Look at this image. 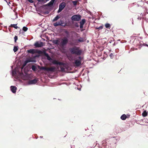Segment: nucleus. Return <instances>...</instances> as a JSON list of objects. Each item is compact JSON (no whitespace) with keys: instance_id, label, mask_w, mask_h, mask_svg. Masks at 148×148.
<instances>
[{"instance_id":"nucleus-29","label":"nucleus","mask_w":148,"mask_h":148,"mask_svg":"<svg viewBox=\"0 0 148 148\" xmlns=\"http://www.w3.org/2000/svg\"><path fill=\"white\" fill-rule=\"evenodd\" d=\"M18 49V46H14V47L13 50L14 52H16Z\"/></svg>"},{"instance_id":"nucleus-19","label":"nucleus","mask_w":148,"mask_h":148,"mask_svg":"<svg viewBox=\"0 0 148 148\" xmlns=\"http://www.w3.org/2000/svg\"><path fill=\"white\" fill-rule=\"evenodd\" d=\"M60 21L61 24V26L64 27L66 26H68L67 24H64V22L63 20L60 19Z\"/></svg>"},{"instance_id":"nucleus-33","label":"nucleus","mask_w":148,"mask_h":148,"mask_svg":"<svg viewBox=\"0 0 148 148\" xmlns=\"http://www.w3.org/2000/svg\"><path fill=\"white\" fill-rule=\"evenodd\" d=\"M28 28L24 26L22 28V30L24 32H25L27 31Z\"/></svg>"},{"instance_id":"nucleus-62","label":"nucleus","mask_w":148,"mask_h":148,"mask_svg":"<svg viewBox=\"0 0 148 148\" xmlns=\"http://www.w3.org/2000/svg\"><path fill=\"white\" fill-rule=\"evenodd\" d=\"M4 0L7 3V0Z\"/></svg>"},{"instance_id":"nucleus-12","label":"nucleus","mask_w":148,"mask_h":148,"mask_svg":"<svg viewBox=\"0 0 148 148\" xmlns=\"http://www.w3.org/2000/svg\"><path fill=\"white\" fill-rule=\"evenodd\" d=\"M66 5V4L64 2H62L59 4V8L62 10L65 8Z\"/></svg>"},{"instance_id":"nucleus-21","label":"nucleus","mask_w":148,"mask_h":148,"mask_svg":"<svg viewBox=\"0 0 148 148\" xmlns=\"http://www.w3.org/2000/svg\"><path fill=\"white\" fill-rule=\"evenodd\" d=\"M53 26L55 27H56L58 26H61V24L60 21H59L58 22H57L53 24Z\"/></svg>"},{"instance_id":"nucleus-6","label":"nucleus","mask_w":148,"mask_h":148,"mask_svg":"<svg viewBox=\"0 0 148 148\" xmlns=\"http://www.w3.org/2000/svg\"><path fill=\"white\" fill-rule=\"evenodd\" d=\"M81 18V16L79 14L73 15L71 17L72 21H79Z\"/></svg>"},{"instance_id":"nucleus-9","label":"nucleus","mask_w":148,"mask_h":148,"mask_svg":"<svg viewBox=\"0 0 148 148\" xmlns=\"http://www.w3.org/2000/svg\"><path fill=\"white\" fill-rule=\"evenodd\" d=\"M34 46L36 48H39L42 47L44 45L43 42L37 41L34 44Z\"/></svg>"},{"instance_id":"nucleus-47","label":"nucleus","mask_w":148,"mask_h":148,"mask_svg":"<svg viewBox=\"0 0 148 148\" xmlns=\"http://www.w3.org/2000/svg\"><path fill=\"white\" fill-rule=\"evenodd\" d=\"M27 62H26L25 61L23 63V64L24 66H25L27 64Z\"/></svg>"},{"instance_id":"nucleus-60","label":"nucleus","mask_w":148,"mask_h":148,"mask_svg":"<svg viewBox=\"0 0 148 148\" xmlns=\"http://www.w3.org/2000/svg\"><path fill=\"white\" fill-rule=\"evenodd\" d=\"M49 0H45V2H47V1H49Z\"/></svg>"},{"instance_id":"nucleus-48","label":"nucleus","mask_w":148,"mask_h":148,"mask_svg":"<svg viewBox=\"0 0 148 148\" xmlns=\"http://www.w3.org/2000/svg\"><path fill=\"white\" fill-rule=\"evenodd\" d=\"M78 59H79V60H81V59H82V57H81L80 56H79L78 57Z\"/></svg>"},{"instance_id":"nucleus-18","label":"nucleus","mask_w":148,"mask_h":148,"mask_svg":"<svg viewBox=\"0 0 148 148\" xmlns=\"http://www.w3.org/2000/svg\"><path fill=\"white\" fill-rule=\"evenodd\" d=\"M66 46H62V47L60 50L61 52L63 53H66L67 51H66Z\"/></svg>"},{"instance_id":"nucleus-52","label":"nucleus","mask_w":148,"mask_h":148,"mask_svg":"<svg viewBox=\"0 0 148 148\" xmlns=\"http://www.w3.org/2000/svg\"><path fill=\"white\" fill-rule=\"evenodd\" d=\"M98 13L99 15L101 16L102 15V13L101 12H99Z\"/></svg>"},{"instance_id":"nucleus-41","label":"nucleus","mask_w":148,"mask_h":148,"mask_svg":"<svg viewBox=\"0 0 148 148\" xmlns=\"http://www.w3.org/2000/svg\"><path fill=\"white\" fill-rule=\"evenodd\" d=\"M96 145H97V146L98 147H101V146H99V144H98L97 143L94 147H92L91 148H88L87 147V148H94L96 146Z\"/></svg>"},{"instance_id":"nucleus-37","label":"nucleus","mask_w":148,"mask_h":148,"mask_svg":"<svg viewBox=\"0 0 148 148\" xmlns=\"http://www.w3.org/2000/svg\"><path fill=\"white\" fill-rule=\"evenodd\" d=\"M58 40H54L53 42L55 44L58 45Z\"/></svg>"},{"instance_id":"nucleus-53","label":"nucleus","mask_w":148,"mask_h":148,"mask_svg":"<svg viewBox=\"0 0 148 148\" xmlns=\"http://www.w3.org/2000/svg\"><path fill=\"white\" fill-rule=\"evenodd\" d=\"M141 17H140V16H138V18H137V19H140H140H141Z\"/></svg>"},{"instance_id":"nucleus-42","label":"nucleus","mask_w":148,"mask_h":148,"mask_svg":"<svg viewBox=\"0 0 148 148\" xmlns=\"http://www.w3.org/2000/svg\"><path fill=\"white\" fill-rule=\"evenodd\" d=\"M103 28V27L102 26H100L98 27L97 28V29H98L99 30H100V29H102Z\"/></svg>"},{"instance_id":"nucleus-59","label":"nucleus","mask_w":148,"mask_h":148,"mask_svg":"<svg viewBox=\"0 0 148 148\" xmlns=\"http://www.w3.org/2000/svg\"><path fill=\"white\" fill-rule=\"evenodd\" d=\"M77 89L78 90H81V88H77Z\"/></svg>"},{"instance_id":"nucleus-16","label":"nucleus","mask_w":148,"mask_h":148,"mask_svg":"<svg viewBox=\"0 0 148 148\" xmlns=\"http://www.w3.org/2000/svg\"><path fill=\"white\" fill-rule=\"evenodd\" d=\"M56 70V68L55 67L53 66L50 68H48V72H53Z\"/></svg>"},{"instance_id":"nucleus-20","label":"nucleus","mask_w":148,"mask_h":148,"mask_svg":"<svg viewBox=\"0 0 148 148\" xmlns=\"http://www.w3.org/2000/svg\"><path fill=\"white\" fill-rule=\"evenodd\" d=\"M60 16L58 15H57L56 16V17L54 18V19L52 20V22L57 21L59 18H60Z\"/></svg>"},{"instance_id":"nucleus-31","label":"nucleus","mask_w":148,"mask_h":148,"mask_svg":"<svg viewBox=\"0 0 148 148\" xmlns=\"http://www.w3.org/2000/svg\"><path fill=\"white\" fill-rule=\"evenodd\" d=\"M110 25L109 23H107L105 24V27L106 28L110 29Z\"/></svg>"},{"instance_id":"nucleus-61","label":"nucleus","mask_w":148,"mask_h":148,"mask_svg":"<svg viewBox=\"0 0 148 148\" xmlns=\"http://www.w3.org/2000/svg\"><path fill=\"white\" fill-rule=\"evenodd\" d=\"M40 138H43V136H40Z\"/></svg>"},{"instance_id":"nucleus-40","label":"nucleus","mask_w":148,"mask_h":148,"mask_svg":"<svg viewBox=\"0 0 148 148\" xmlns=\"http://www.w3.org/2000/svg\"><path fill=\"white\" fill-rule=\"evenodd\" d=\"M74 26L77 27H79V24H78V23L76 22L74 24Z\"/></svg>"},{"instance_id":"nucleus-36","label":"nucleus","mask_w":148,"mask_h":148,"mask_svg":"<svg viewBox=\"0 0 148 148\" xmlns=\"http://www.w3.org/2000/svg\"><path fill=\"white\" fill-rule=\"evenodd\" d=\"M18 36L15 35L14 37V42H16L17 40H18Z\"/></svg>"},{"instance_id":"nucleus-24","label":"nucleus","mask_w":148,"mask_h":148,"mask_svg":"<svg viewBox=\"0 0 148 148\" xmlns=\"http://www.w3.org/2000/svg\"><path fill=\"white\" fill-rule=\"evenodd\" d=\"M11 73L12 76H14L16 74V69L11 70Z\"/></svg>"},{"instance_id":"nucleus-5","label":"nucleus","mask_w":148,"mask_h":148,"mask_svg":"<svg viewBox=\"0 0 148 148\" xmlns=\"http://www.w3.org/2000/svg\"><path fill=\"white\" fill-rule=\"evenodd\" d=\"M51 63L53 65H65L64 63L61 62H59L58 60L54 58H53Z\"/></svg>"},{"instance_id":"nucleus-45","label":"nucleus","mask_w":148,"mask_h":148,"mask_svg":"<svg viewBox=\"0 0 148 148\" xmlns=\"http://www.w3.org/2000/svg\"><path fill=\"white\" fill-rule=\"evenodd\" d=\"M126 118H128L130 117V115L127 114L126 115Z\"/></svg>"},{"instance_id":"nucleus-43","label":"nucleus","mask_w":148,"mask_h":148,"mask_svg":"<svg viewBox=\"0 0 148 148\" xmlns=\"http://www.w3.org/2000/svg\"><path fill=\"white\" fill-rule=\"evenodd\" d=\"M40 56V55L38 54H36L34 56V57L35 58H39Z\"/></svg>"},{"instance_id":"nucleus-17","label":"nucleus","mask_w":148,"mask_h":148,"mask_svg":"<svg viewBox=\"0 0 148 148\" xmlns=\"http://www.w3.org/2000/svg\"><path fill=\"white\" fill-rule=\"evenodd\" d=\"M108 139H106L105 140H103L101 142L102 144L104 146V148H106L107 147V145L106 144H107L106 141H108Z\"/></svg>"},{"instance_id":"nucleus-39","label":"nucleus","mask_w":148,"mask_h":148,"mask_svg":"<svg viewBox=\"0 0 148 148\" xmlns=\"http://www.w3.org/2000/svg\"><path fill=\"white\" fill-rule=\"evenodd\" d=\"M42 70L45 71H48V68H46L45 67H42Z\"/></svg>"},{"instance_id":"nucleus-64","label":"nucleus","mask_w":148,"mask_h":148,"mask_svg":"<svg viewBox=\"0 0 148 148\" xmlns=\"http://www.w3.org/2000/svg\"><path fill=\"white\" fill-rule=\"evenodd\" d=\"M87 42H89V40H87Z\"/></svg>"},{"instance_id":"nucleus-3","label":"nucleus","mask_w":148,"mask_h":148,"mask_svg":"<svg viewBox=\"0 0 148 148\" xmlns=\"http://www.w3.org/2000/svg\"><path fill=\"white\" fill-rule=\"evenodd\" d=\"M69 51L72 54L78 56L81 55L82 53V50L79 47L76 46L70 48Z\"/></svg>"},{"instance_id":"nucleus-44","label":"nucleus","mask_w":148,"mask_h":148,"mask_svg":"<svg viewBox=\"0 0 148 148\" xmlns=\"http://www.w3.org/2000/svg\"><path fill=\"white\" fill-rule=\"evenodd\" d=\"M62 11V10L59 8L57 12L58 13H59Z\"/></svg>"},{"instance_id":"nucleus-10","label":"nucleus","mask_w":148,"mask_h":148,"mask_svg":"<svg viewBox=\"0 0 148 148\" xmlns=\"http://www.w3.org/2000/svg\"><path fill=\"white\" fill-rule=\"evenodd\" d=\"M86 22V20L85 18L82 19L79 22V28L80 29V31L81 32L83 31L84 30V29H83V26Z\"/></svg>"},{"instance_id":"nucleus-11","label":"nucleus","mask_w":148,"mask_h":148,"mask_svg":"<svg viewBox=\"0 0 148 148\" xmlns=\"http://www.w3.org/2000/svg\"><path fill=\"white\" fill-rule=\"evenodd\" d=\"M43 53L45 56L47 57V59L51 63L53 58H51L49 55V54L47 53L46 51H43Z\"/></svg>"},{"instance_id":"nucleus-25","label":"nucleus","mask_w":148,"mask_h":148,"mask_svg":"<svg viewBox=\"0 0 148 148\" xmlns=\"http://www.w3.org/2000/svg\"><path fill=\"white\" fill-rule=\"evenodd\" d=\"M147 114L148 113L146 110H144L142 113V115L144 117L146 116Z\"/></svg>"},{"instance_id":"nucleus-38","label":"nucleus","mask_w":148,"mask_h":148,"mask_svg":"<svg viewBox=\"0 0 148 148\" xmlns=\"http://www.w3.org/2000/svg\"><path fill=\"white\" fill-rule=\"evenodd\" d=\"M114 55H113L112 53H111L110 54V56L111 59H113L114 58Z\"/></svg>"},{"instance_id":"nucleus-51","label":"nucleus","mask_w":148,"mask_h":148,"mask_svg":"<svg viewBox=\"0 0 148 148\" xmlns=\"http://www.w3.org/2000/svg\"><path fill=\"white\" fill-rule=\"evenodd\" d=\"M143 45L144 46H146L147 47H148V45H147V44L144 43Z\"/></svg>"},{"instance_id":"nucleus-14","label":"nucleus","mask_w":148,"mask_h":148,"mask_svg":"<svg viewBox=\"0 0 148 148\" xmlns=\"http://www.w3.org/2000/svg\"><path fill=\"white\" fill-rule=\"evenodd\" d=\"M74 63L77 67L79 66L82 65L81 61L79 59L75 60H74Z\"/></svg>"},{"instance_id":"nucleus-56","label":"nucleus","mask_w":148,"mask_h":148,"mask_svg":"<svg viewBox=\"0 0 148 148\" xmlns=\"http://www.w3.org/2000/svg\"><path fill=\"white\" fill-rule=\"evenodd\" d=\"M132 24L133 25L134 24L133 20V19L132 18Z\"/></svg>"},{"instance_id":"nucleus-27","label":"nucleus","mask_w":148,"mask_h":148,"mask_svg":"<svg viewBox=\"0 0 148 148\" xmlns=\"http://www.w3.org/2000/svg\"><path fill=\"white\" fill-rule=\"evenodd\" d=\"M17 24H11L10 26L14 27L15 29H17L18 28H19L17 26Z\"/></svg>"},{"instance_id":"nucleus-58","label":"nucleus","mask_w":148,"mask_h":148,"mask_svg":"<svg viewBox=\"0 0 148 148\" xmlns=\"http://www.w3.org/2000/svg\"><path fill=\"white\" fill-rule=\"evenodd\" d=\"M116 45V43L115 42H114V44H113V46H114Z\"/></svg>"},{"instance_id":"nucleus-1","label":"nucleus","mask_w":148,"mask_h":148,"mask_svg":"<svg viewBox=\"0 0 148 148\" xmlns=\"http://www.w3.org/2000/svg\"><path fill=\"white\" fill-rule=\"evenodd\" d=\"M23 79L24 80H28L27 83V85H29L35 84L38 81L37 78H35L31 80L32 77L28 73H26L25 75L23 74Z\"/></svg>"},{"instance_id":"nucleus-26","label":"nucleus","mask_w":148,"mask_h":148,"mask_svg":"<svg viewBox=\"0 0 148 148\" xmlns=\"http://www.w3.org/2000/svg\"><path fill=\"white\" fill-rule=\"evenodd\" d=\"M38 3H40L41 4H43L46 3L47 2H45V0H36Z\"/></svg>"},{"instance_id":"nucleus-57","label":"nucleus","mask_w":148,"mask_h":148,"mask_svg":"<svg viewBox=\"0 0 148 148\" xmlns=\"http://www.w3.org/2000/svg\"><path fill=\"white\" fill-rule=\"evenodd\" d=\"M7 4H8V5H9V4H10V2H9L8 3V2H7Z\"/></svg>"},{"instance_id":"nucleus-2","label":"nucleus","mask_w":148,"mask_h":148,"mask_svg":"<svg viewBox=\"0 0 148 148\" xmlns=\"http://www.w3.org/2000/svg\"><path fill=\"white\" fill-rule=\"evenodd\" d=\"M74 34L78 39H73L72 40V42L70 43L71 45H77L79 43L83 42H84V38L83 37H79L78 34L76 32H74Z\"/></svg>"},{"instance_id":"nucleus-15","label":"nucleus","mask_w":148,"mask_h":148,"mask_svg":"<svg viewBox=\"0 0 148 148\" xmlns=\"http://www.w3.org/2000/svg\"><path fill=\"white\" fill-rule=\"evenodd\" d=\"M10 89L12 92L13 93H15L16 92L17 88L15 86H11L10 87Z\"/></svg>"},{"instance_id":"nucleus-32","label":"nucleus","mask_w":148,"mask_h":148,"mask_svg":"<svg viewBox=\"0 0 148 148\" xmlns=\"http://www.w3.org/2000/svg\"><path fill=\"white\" fill-rule=\"evenodd\" d=\"M31 69L33 71H36L37 70V68L35 65H33L32 66Z\"/></svg>"},{"instance_id":"nucleus-46","label":"nucleus","mask_w":148,"mask_h":148,"mask_svg":"<svg viewBox=\"0 0 148 148\" xmlns=\"http://www.w3.org/2000/svg\"><path fill=\"white\" fill-rule=\"evenodd\" d=\"M36 60L34 59L32 60V62H36Z\"/></svg>"},{"instance_id":"nucleus-8","label":"nucleus","mask_w":148,"mask_h":148,"mask_svg":"<svg viewBox=\"0 0 148 148\" xmlns=\"http://www.w3.org/2000/svg\"><path fill=\"white\" fill-rule=\"evenodd\" d=\"M27 52L28 54L31 53L33 55L36 53H41V51L40 50L38 51L34 49H30L27 51Z\"/></svg>"},{"instance_id":"nucleus-63","label":"nucleus","mask_w":148,"mask_h":148,"mask_svg":"<svg viewBox=\"0 0 148 148\" xmlns=\"http://www.w3.org/2000/svg\"><path fill=\"white\" fill-rule=\"evenodd\" d=\"M64 24H67L66 22H64Z\"/></svg>"},{"instance_id":"nucleus-28","label":"nucleus","mask_w":148,"mask_h":148,"mask_svg":"<svg viewBox=\"0 0 148 148\" xmlns=\"http://www.w3.org/2000/svg\"><path fill=\"white\" fill-rule=\"evenodd\" d=\"M44 5L41 6L40 8H44V9L45 10H49V7L48 8V6L47 5L44 6Z\"/></svg>"},{"instance_id":"nucleus-4","label":"nucleus","mask_w":148,"mask_h":148,"mask_svg":"<svg viewBox=\"0 0 148 148\" xmlns=\"http://www.w3.org/2000/svg\"><path fill=\"white\" fill-rule=\"evenodd\" d=\"M57 0H51L47 4H45L44 6L47 5L49 7L50 10H52Z\"/></svg>"},{"instance_id":"nucleus-30","label":"nucleus","mask_w":148,"mask_h":148,"mask_svg":"<svg viewBox=\"0 0 148 148\" xmlns=\"http://www.w3.org/2000/svg\"><path fill=\"white\" fill-rule=\"evenodd\" d=\"M25 61L26 62H27V63H28L32 62V59L28 58H26Z\"/></svg>"},{"instance_id":"nucleus-50","label":"nucleus","mask_w":148,"mask_h":148,"mask_svg":"<svg viewBox=\"0 0 148 148\" xmlns=\"http://www.w3.org/2000/svg\"><path fill=\"white\" fill-rule=\"evenodd\" d=\"M143 42H140V46H142V43H143Z\"/></svg>"},{"instance_id":"nucleus-49","label":"nucleus","mask_w":148,"mask_h":148,"mask_svg":"<svg viewBox=\"0 0 148 148\" xmlns=\"http://www.w3.org/2000/svg\"><path fill=\"white\" fill-rule=\"evenodd\" d=\"M21 29H20V31H19V32H20V33H21ZM24 33V32H21V33H22V34H23Z\"/></svg>"},{"instance_id":"nucleus-23","label":"nucleus","mask_w":148,"mask_h":148,"mask_svg":"<svg viewBox=\"0 0 148 148\" xmlns=\"http://www.w3.org/2000/svg\"><path fill=\"white\" fill-rule=\"evenodd\" d=\"M121 119L123 120H125L127 119L126 115L124 114L121 116Z\"/></svg>"},{"instance_id":"nucleus-55","label":"nucleus","mask_w":148,"mask_h":148,"mask_svg":"<svg viewBox=\"0 0 148 148\" xmlns=\"http://www.w3.org/2000/svg\"><path fill=\"white\" fill-rule=\"evenodd\" d=\"M11 68L12 69V70H13V66H11Z\"/></svg>"},{"instance_id":"nucleus-35","label":"nucleus","mask_w":148,"mask_h":148,"mask_svg":"<svg viewBox=\"0 0 148 148\" xmlns=\"http://www.w3.org/2000/svg\"><path fill=\"white\" fill-rule=\"evenodd\" d=\"M72 3L73 4V5L75 6H76L77 5V1L76 0L74 1H72Z\"/></svg>"},{"instance_id":"nucleus-13","label":"nucleus","mask_w":148,"mask_h":148,"mask_svg":"<svg viewBox=\"0 0 148 148\" xmlns=\"http://www.w3.org/2000/svg\"><path fill=\"white\" fill-rule=\"evenodd\" d=\"M62 31L64 32L66 35V37L65 38H68L70 36L69 32L66 29H62Z\"/></svg>"},{"instance_id":"nucleus-34","label":"nucleus","mask_w":148,"mask_h":148,"mask_svg":"<svg viewBox=\"0 0 148 148\" xmlns=\"http://www.w3.org/2000/svg\"><path fill=\"white\" fill-rule=\"evenodd\" d=\"M60 71L61 72H64L65 71V68L63 67H60Z\"/></svg>"},{"instance_id":"nucleus-7","label":"nucleus","mask_w":148,"mask_h":148,"mask_svg":"<svg viewBox=\"0 0 148 148\" xmlns=\"http://www.w3.org/2000/svg\"><path fill=\"white\" fill-rule=\"evenodd\" d=\"M69 42V39L67 38H64L61 39L60 44L61 46H66Z\"/></svg>"},{"instance_id":"nucleus-22","label":"nucleus","mask_w":148,"mask_h":148,"mask_svg":"<svg viewBox=\"0 0 148 148\" xmlns=\"http://www.w3.org/2000/svg\"><path fill=\"white\" fill-rule=\"evenodd\" d=\"M48 11H41L40 12L42 14H44V15H46L49 14L50 11L51 10H48Z\"/></svg>"},{"instance_id":"nucleus-54","label":"nucleus","mask_w":148,"mask_h":148,"mask_svg":"<svg viewBox=\"0 0 148 148\" xmlns=\"http://www.w3.org/2000/svg\"><path fill=\"white\" fill-rule=\"evenodd\" d=\"M112 40H110V41H109V43H111L112 42Z\"/></svg>"}]
</instances>
